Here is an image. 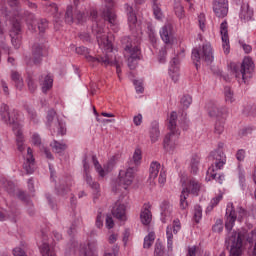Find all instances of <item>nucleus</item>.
<instances>
[{"label": "nucleus", "instance_id": "37", "mask_svg": "<svg viewBox=\"0 0 256 256\" xmlns=\"http://www.w3.org/2000/svg\"><path fill=\"white\" fill-rule=\"evenodd\" d=\"M56 191L58 195H61L62 197L64 195H67L69 193V186L65 183V180H60L59 185H56Z\"/></svg>", "mask_w": 256, "mask_h": 256}, {"label": "nucleus", "instance_id": "19", "mask_svg": "<svg viewBox=\"0 0 256 256\" xmlns=\"http://www.w3.org/2000/svg\"><path fill=\"white\" fill-rule=\"evenodd\" d=\"M179 229H181V225L177 220H174L173 226H168L166 228L168 251H173V233L174 235H177V233H179Z\"/></svg>", "mask_w": 256, "mask_h": 256}, {"label": "nucleus", "instance_id": "32", "mask_svg": "<svg viewBox=\"0 0 256 256\" xmlns=\"http://www.w3.org/2000/svg\"><path fill=\"white\" fill-rule=\"evenodd\" d=\"M199 163H200L199 156L197 154H194L190 160V169L193 175H197V171H199Z\"/></svg>", "mask_w": 256, "mask_h": 256}, {"label": "nucleus", "instance_id": "16", "mask_svg": "<svg viewBox=\"0 0 256 256\" xmlns=\"http://www.w3.org/2000/svg\"><path fill=\"white\" fill-rule=\"evenodd\" d=\"M213 11L216 17L223 19L227 17V13H229V4L227 0H213Z\"/></svg>", "mask_w": 256, "mask_h": 256}, {"label": "nucleus", "instance_id": "14", "mask_svg": "<svg viewBox=\"0 0 256 256\" xmlns=\"http://www.w3.org/2000/svg\"><path fill=\"white\" fill-rule=\"evenodd\" d=\"M11 43L15 49L21 47V23L17 20L12 22V28L10 30Z\"/></svg>", "mask_w": 256, "mask_h": 256}, {"label": "nucleus", "instance_id": "63", "mask_svg": "<svg viewBox=\"0 0 256 256\" xmlns=\"http://www.w3.org/2000/svg\"><path fill=\"white\" fill-rule=\"evenodd\" d=\"M236 159L237 161H245V150L240 149L236 153Z\"/></svg>", "mask_w": 256, "mask_h": 256}, {"label": "nucleus", "instance_id": "61", "mask_svg": "<svg viewBox=\"0 0 256 256\" xmlns=\"http://www.w3.org/2000/svg\"><path fill=\"white\" fill-rule=\"evenodd\" d=\"M106 227L107 229H113V227H115V222L113 221V217H111V215L106 216Z\"/></svg>", "mask_w": 256, "mask_h": 256}, {"label": "nucleus", "instance_id": "24", "mask_svg": "<svg viewBox=\"0 0 256 256\" xmlns=\"http://www.w3.org/2000/svg\"><path fill=\"white\" fill-rule=\"evenodd\" d=\"M149 209H151V206L149 204H144V208L140 213V221L142 225H149L153 219V215Z\"/></svg>", "mask_w": 256, "mask_h": 256}, {"label": "nucleus", "instance_id": "17", "mask_svg": "<svg viewBox=\"0 0 256 256\" xmlns=\"http://www.w3.org/2000/svg\"><path fill=\"white\" fill-rule=\"evenodd\" d=\"M206 107L210 117H221V119H225V115L229 112L227 107H219V105L214 102H209Z\"/></svg>", "mask_w": 256, "mask_h": 256}, {"label": "nucleus", "instance_id": "9", "mask_svg": "<svg viewBox=\"0 0 256 256\" xmlns=\"http://www.w3.org/2000/svg\"><path fill=\"white\" fill-rule=\"evenodd\" d=\"M209 157L214 163L208 168L207 175L215 179L217 171L223 169V165L226 163L225 153H223V150H214Z\"/></svg>", "mask_w": 256, "mask_h": 256}, {"label": "nucleus", "instance_id": "51", "mask_svg": "<svg viewBox=\"0 0 256 256\" xmlns=\"http://www.w3.org/2000/svg\"><path fill=\"white\" fill-rule=\"evenodd\" d=\"M141 159H143L141 149L136 148L135 151H134L132 160L135 163V165H139V162L141 161Z\"/></svg>", "mask_w": 256, "mask_h": 256}, {"label": "nucleus", "instance_id": "31", "mask_svg": "<svg viewBox=\"0 0 256 256\" xmlns=\"http://www.w3.org/2000/svg\"><path fill=\"white\" fill-rule=\"evenodd\" d=\"M124 7L128 15V22L130 23V25H135V23H137V15L133 10V6H130L129 4H125Z\"/></svg>", "mask_w": 256, "mask_h": 256}, {"label": "nucleus", "instance_id": "5", "mask_svg": "<svg viewBox=\"0 0 256 256\" xmlns=\"http://www.w3.org/2000/svg\"><path fill=\"white\" fill-rule=\"evenodd\" d=\"M231 71L236 75V78L242 77L244 83H247L248 79H251V72L253 71L255 65L250 57H245L241 66L231 63Z\"/></svg>", "mask_w": 256, "mask_h": 256}, {"label": "nucleus", "instance_id": "4", "mask_svg": "<svg viewBox=\"0 0 256 256\" xmlns=\"http://www.w3.org/2000/svg\"><path fill=\"white\" fill-rule=\"evenodd\" d=\"M169 133L165 136L163 147L166 151H173L179 145V132L177 131V112H172L168 123Z\"/></svg>", "mask_w": 256, "mask_h": 256}, {"label": "nucleus", "instance_id": "20", "mask_svg": "<svg viewBox=\"0 0 256 256\" xmlns=\"http://www.w3.org/2000/svg\"><path fill=\"white\" fill-rule=\"evenodd\" d=\"M23 168L27 175H31L35 172V158L33 157V149H31V147L27 148V156Z\"/></svg>", "mask_w": 256, "mask_h": 256}, {"label": "nucleus", "instance_id": "7", "mask_svg": "<svg viewBox=\"0 0 256 256\" xmlns=\"http://www.w3.org/2000/svg\"><path fill=\"white\" fill-rule=\"evenodd\" d=\"M122 44L124 45V50L129 53V69H137V65H139V61H141V49L137 46L133 47V45H131V38L127 36L122 38Z\"/></svg>", "mask_w": 256, "mask_h": 256}, {"label": "nucleus", "instance_id": "59", "mask_svg": "<svg viewBox=\"0 0 256 256\" xmlns=\"http://www.w3.org/2000/svg\"><path fill=\"white\" fill-rule=\"evenodd\" d=\"M237 213H238V221H241L243 217H247V210H245V208L243 207H238Z\"/></svg>", "mask_w": 256, "mask_h": 256}, {"label": "nucleus", "instance_id": "30", "mask_svg": "<svg viewBox=\"0 0 256 256\" xmlns=\"http://www.w3.org/2000/svg\"><path fill=\"white\" fill-rule=\"evenodd\" d=\"M161 170V164L159 162H152L150 165V175H149V179L151 180H155L157 179V176L159 175V171Z\"/></svg>", "mask_w": 256, "mask_h": 256}, {"label": "nucleus", "instance_id": "29", "mask_svg": "<svg viewBox=\"0 0 256 256\" xmlns=\"http://www.w3.org/2000/svg\"><path fill=\"white\" fill-rule=\"evenodd\" d=\"M11 79L14 82L16 89L21 91L24 87L23 77L21 76V74H19V72H17V71H12L11 72Z\"/></svg>", "mask_w": 256, "mask_h": 256}, {"label": "nucleus", "instance_id": "55", "mask_svg": "<svg viewBox=\"0 0 256 256\" xmlns=\"http://www.w3.org/2000/svg\"><path fill=\"white\" fill-rule=\"evenodd\" d=\"M154 253L156 256H163V244H161V242H159V240H157V242L155 244Z\"/></svg>", "mask_w": 256, "mask_h": 256}, {"label": "nucleus", "instance_id": "56", "mask_svg": "<svg viewBox=\"0 0 256 256\" xmlns=\"http://www.w3.org/2000/svg\"><path fill=\"white\" fill-rule=\"evenodd\" d=\"M17 198L20 199V201H23L24 203H29V196L24 191H18L17 192Z\"/></svg>", "mask_w": 256, "mask_h": 256}, {"label": "nucleus", "instance_id": "42", "mask_svg": "<svg viewBox=\"0 0 256 256\" xmlns=\"http://www.w3.org/2000/svg\"><path fill=\"white\" fill-rule=\"evenodd\" d=\"M155 242V232H150L145 238H144V249H149L153 243Z\"/></svg>", "mask_w": 256, "mask_h": 256}, {"label": "nucleus", "instance_id": "38", "mask_svg": "<svg viewBox=\"0 0 256 256\" xmlns=\"http://www.w3.org/2000/svg\"><path fill=\"white\" fill-rule=\"evenodd\" d=\"M51 147L55 153H63L67 149V144L54 140Z\"/></svg>", "mask_w": 256, "mask_h": 256}, {"label": "nucleus", "instance_id": "58", "mask_svg": "<svg viewBox=\"0 0 256 256\" xmlns=\"http://www.w3.org/2000/svg\"><path fill=\"white\" fill-rule=\"evenodd\" d=\"M165 57H167V49L162 48L158 55L159 63H165Z\"/></svg>", "mask_w": 256, "mask_h": 256}, {"label": "nucleus", "instance_id": "64", "mask_svg": "<svg viewBox=\"0 0 256 256\" xmlns=\"http://www.w3.org/2000/svg\"><path fill=\"white\" fill-rule=\"evenodd\" d=\"M13 255L14 256H27V254H25V251H23V249L21 247L14 248Z\"/></svg>", "mask_w": 256, "mask_h": 256}, {"label": "nucleus", "instance_id": "6", "mask_svg": "<svg viewBox=\"0 0 256 256\" xmlns=\"http://www.w3.org/2000/svg\"><path fill=\"white\" fill-rule=\"evenodd\" d=\"M213 59V48L209 43L203 44L200 50L197 48L192 50V60L195 63L196 69H199V61H205L207 65H211V63H213Z\"/></svg>", "mask_w": 256, "mask_h": 256}, {"label": "nucleus", "instance_id": "27", "mask_svg": "<svg viewBox=\"0 0 256 256\" xmlns=\"http://www.w3.org/2000/svg\"><path fill=\"white\" fill-rule=\"evenodd\" d=\"M39 83L42 87V92L47 93L53 87V78L49 75L40 76Z\"/></svg>", "mask_w": 256, "mask_h": 256}, {"label": "nucleus", "instance_id": "26", "mask_svg": "<svg viewBox=\"0 0 256 256\" xmlns=\"http://www.w3.org/2000/svg\"><path fill=\"white\" fill-rule=\"evenodd\" d=\"M161 137V131L159 130V122L153 121L150 127V139L151 143H157Z\"/></svg>", "mask_w": 256, "mask_h": 256}, {"label": "nucleus", "instance_id": "3", "mask_svg": "<svg viewBox=\"0 0 256 256\" xmlns=\"http://www.w3.org/2000/svg\"><path fill=\"white\" fill-rule=\"evenodd\" d=\"M102 43L104 45V54L98 56H88V61H91L94 65L99 63L103 67H116V73H121V67L117 61V56L113 52V44L109 41L107 36H103Z\"/></svg>", "mask_w": 256, "mask_h": 256}, {"label": "nucleus", "instance_id": "47", "mask_svg": "<svg viewBox=\"0 0 256 256\" xmlns=\"http://www.w3.org/2000/svg\"><path fill=\"white\" fill-rule=\"evenodd\" d=\"M221 199H223V195L220 194L216 197H214L211 202H210V205L207 207V212H210V211H213V208L214 207H217V205H219V202L221 201Z\"/></svg>", "mask_w": 256, "mask_h": 256}, {"label": "nucleus", "instance_id": "48", "mask_svg": "<svg viewBox=\"0 0 256 256\" xmlns=\"http://www.w3.org/2000/svg\"><path fill=\"white\" fill-rule=\"evenodd\" d=\"M203 217V208H201V206L196 205L194 207V221L196 223H199V221H201V218Z\"/></svg>", "mask_w": 256, "mask_h": 256}, {"label": "nucleus", "instance_id": "39", "mask_svg": "<svg viewBox=\"0 0 256 256\" xmlns=\"http://www.w3.org/2000/svg\"><path fill=\"white\" fill-rule=\"evenodd\" d=\"M74 17L78 23H85L89 17V13H85L79 9H76L74 12Z\"/></svg>", "mask_w": 256, "mask_h": 256}, {"label": "nucleus", "instance_id": "21", "mask_svg": "<svg viewBox=\"0 0 256 256\" xmlns=\"http://www.w3.org/2000/svg\"><path fill=\"white\" fill-rule=\"evenodd\" d=\"M160 37L166 45L173 42V26L171 24H166L162 27L160 31Z\"/></svg>", "mask_w": 256, "mask_h": 256}, {"label": "nucleus", "instance_id": "11", "mask_svg": "<svg viewBox=\"0 0 256 256\" xmlns=\"http://www.w3.org/2000/svg\"><path fill=\"white\" fill-rule=\"evenodd\" d=\"M46 119V125L51 131H57L58 135H65L67 133L65 124L59 120V118L57 117V112H55V110H49Z\"/></svg>", "mask_w": 256, "mask_h": 256}, {"label": "nucleus", "instance_id": "36", "mask_svg": "<svg viewBox=\"0 0 256 256\" xmlns=\"http://www.w3.org/2000/svg\"><path fill=\"white\" fill-rule=\"evenodd\" d=\"M26 83L30 93H35V91H37V82L35 81V77L33 75L28 74Z\"/></svg>", "mask_w": 256, "mask_h": 256}, {"label": "nucleus", "instance_id": "40", "mask_svg": "<svg viewBox=\"0 0 256 256\" xmlns=\"http://www.w3.org/2000/svg\"><path fill=\"white\" fill-rule=\"evenodd\" d=\"M64 19L68 25L75 21V14H73V6H68L65 12Z\"/></svg>", "mask_w": 256, "mask_h": 256}, {"label": "nucleus", "instance_id": "54", "mask_svg": "<svg viewBox=\"0 0 256 256\" xmlns=\"http://www.w3.org/2000/svg\"><path fill=\"white\" fill-rule=\"evenodd\" d=\"M27 113L30 117V120L33 123H39V119L37 118V112L33 108H27Z\"/></svg>", "mask_w": 256, "mask_h": 256}, {"label": "nucleus", "instance_id": "22", "mask_svg": "<svg viewBox=\"0 0 256 256\" xmlns=\"http://www.w3.org/2000/svg\"><path fill=\"white\" fill-rule=\"evenodd\" d=\"M125 211H126L125 204L116 202L112 209V215L116 219H119V221H127V216L125 215Z\"/></svg>", "mask_w": 256, "mask_h": 256}, {"label": "nucleus", "instance_id": "41", "mask_svg": "<svg viewBox=\"0 0 256 256\" xmlns=\"http://www.w3.org/2000/svg\"><path fill=\"white\" fill-rule=\"evenodd\" d=\"M40 253L42 256H57L55 255V252L51 250V247L47 244V242H44L40 247Z\"/></svg>", "mask_w": 256, "mask_h": 256}, {"label": "nucleus", "instance_id": "44", "mask_svg": "<svg viewBox=\"0 0 256 256\" xmlns=\"http://www.w3.org/2000/svg\"><path fill=\"white\" fill-rule=\"evenodd\" d=\"M174 11L179 19H183L185 17V10L181 3L176 2L174 6Z\"/></svg>", "mask_w": 256, "mask_h": 256}, {"label": "nucleus", "instance_id": "45", "mask_svg": "<svg viewBox=\"0 0 256 256\" xmlns=\"http://www.w3.org/2000/svg\"><path fill=\"white\" fill-rule=\"evenodd\" d=\"M223 131H225V120H223L222 118V121L221 120H218L215 124V129H214V133L216 135H221V133H223Z\"/></svg>", "mask_w": 256, "mask_h": 256}, {"label": "nucleus", "instance_id": "25", "mask_svg": "<svg viewBox=\"0 0 256 256\" xmlns=\"http://www.w3.org/2000/svg\"><path fill=\"white\" fill-rule=\"evenodd\" d=\"M239 17L242 21H251L253 19V10L247 3L242 4Z\"/></svg>", "mask_w": 256, "mask_h": 256}, {"label": "nucleus", "instance_id": "50", "mask_svg": "<svg viewBox=\"0 0 256 256\" xmlns=\"http://www.w3.org/2000/svg\"><path fill=\"white\" fill-rule=\"evenodd\" d=\"M213 233H223V220L217 219L215 224L212 226Z\"/></svg>", "mask_w": 256, "mask_h": 256}, {"label": "nucleus", "instance_id": "35", "mask_svg": "<svg viewBox=\"0 0 256 256\" xmlns=\"http://www.w3.org/2000/svg\"><path fill=\"white\" fill-rule=\"evenodd\" d=\"M90 17L92 18V21H95V23H96V26L92 27L93 32L97 33V35H101V33H103V28H97V27H99V23L97 22V17H98L97 11L91 10Z\"/></svg>", "mask_w": 256, "mask_h": 256}, {"label": "nucleus", "instance_id": "18", "mask_svg": "<svg viewBox=\"0 0 256 256\" xmlns=\"http://www.w3.org/2000/svg\"><path fill=\"white\" fill-rule=\"evenodd\" d=\"M229 25L227 24V20H224L220 24V34L222 37V47L224 49V53L228 55L231 47L229 46Z\"/></svg>", "mask_w": 256, "mask_h": 256}, {"label": "nucleus", "instance_id": "60", "mask_svg": "<svg viewBox=\"0 0 256 256\" xmlns=\"http://www.w3.org/2000/svg\"><path fill=\"white\" fill-rule=\"evenodd\" d=\"M198 23L201 31H205V14H200L198 16Z\"/></svg>", "mask_w": 256, "mask_h": 256}, {"label": "nucleus", "instance_id": "33", "mask_svg": "<svg viewBox=\"0 0 256 256\" xmlns=\"http://www.w3.org/2000/svg\"><path fill=\"white\" fill-rule=\"evenodd\" d=\"M161 215L164 217V219H167V217H171V211H173V208L171 207V204L167 201L162 202L161 204Z\"/></svg>", "mask_w": 256, "mask_h": 256}, {"label": "nucleus", "instance_id": "15", "mask_svg": "<svg viewBox=\"0 0 256 256\" xmlns=\"http://www.w3.org/2000/svg\"><path fill=\"white\" fill-rule=\"evenodd\" d=\"M133 179H135V168L129 167L126 171H120L118 183L123 185L124 189H127L133 183Z\"/></svg>", "mask_w": 256, "mask_h": 256}, {"label": "nucleus", "instance_id": "1", "mask_svg": "<svg viewBox=\"0 0 256 256\" xmlns=\"http://www.w3.org/2000/svg\"><path fill=\"white\" fill-rule=\"evenodd\" d=\"M226 215L225 228L229 232L225 238V247L229 251V256H243L247 243L253 247L252 256H256V230H252L250 233L247 230H231L237 221V212H235L233 203L228 204Z\"/></svg>", "mask_w": 256, "mask_h": 256}, {"label": "nucleus", "instance_id": "62", "mask_svg": "<svg viewBox=\"0 0 256 256\" xmlns=\"http://www.w3.org/2000/svg\"><path fill=\"white\" fill-rule=\"evenodd\" d=\"M32 143L36 147H41V137L38 134H33Z\"/></svg>", "mask_w": 256, "mask_h": 256}, {"label": "nucleus", "instance_id": "8", "mask_svg": "<svg viewBox=\"0 0 256 256\" xmlns=\"http://www.w3.org/2000/svg\"><path fill=\"white\" fill-rule=\"evenodd\" d=\"M199 191H201V184L199 183V181L195 179H190L181 192L180 208L184 210L189 207V202H187L189 194L191 193L192 195L197 196L199 195Z\"/></svg>", "mask_w": 256, "mask_h": 256}, {"label": "nucleus", "instance_id": "2", "mask_svg": "<svg viewBox=\"0 0 256 256\" xmlns=\"http://www.w3.org/2000/svg\"><path fill=\"white\" fill-rule=\"evenodd\" d=\"M0 116L1 120L6 125H13L12 131L14 135H16L18 151H20V153H23V151H25V146H23L25 138L23 137V126L17 123V113L10 112L9 106L7 104H2L0 107Z\"/></svg>", "mask_w": 256, "mask_h": 256}, {"label": "nucleus", "instance_id": "53", "mask_svg": "<svg viewBox=\"0 0 256 256\" xmlns=\"http://www.w3.org/2000/svg\"><path fill=\"white\" fill-rule=\"evenodd\" d=\"M86 183L91 187L93 190L99 189V183L93 181V177L91 175L86 174Z\"/></svg>", "mask_w": 256, "mask_h": 256}, {"label": "nucleus", "instance_id": "49", "mask_svg": "<svg viewBox=\"0 0 256 256\" xmlns=\"http://www.w3.org/2000/svg\"><path fill=\"white\" fill-rule=\"evenodd\" d=\"M180 103H181L183 109H189V105H191V103H193V99L189 95H184L181 98Z\"/></svg>", "mask_w": 256, "mask_h": 256}, {"label": "nucleus", "instance_id": "34", "mask_svg": "<svg viewBox=\"0 0 256 256\" xmlns=\"http://www.w3.org/2000/svg\"><path fill=\"white\" fill-rule=\"evenodd\" d=\"M75 51H76V53H77L78 55H84V56L86 57L87 61H89V63H91L92 67H97V65H99V63L94 64L93 62H91V61L89 60L88 57H91V55H89V49H88L87 47H85V46H80V47H77V48L75 49Z\"/></svg>", "mask_w": 256, "mask_h": 256}, {"label": "nucleus", "instance_id": "46", "mask_svg": "<svg viewBox=\"0 0 256 256\" xmlns=\"http://www.w3.org/2000/svg\"><path fill=\"white\" fill-rule=\"evenodd\" d=\"M224 95L226 103H233V101H235V98L233 97V91H231L229 86L224 88Z\"/></svg>", "mask_w": 256, "mask_h": 256}, {"label": "nucleus", "instance_id": "43", "mask_svg": "<svg viewBox=\"0 0 256 256\" xmlns=\"http://www.w3.org/2000/svg\"><path fill=\"white\" fill-rule=\"evenodd\" d=\"M2 185L4 190L7 191L9 195H13L15 193V184H13V182L3 180Z\"/></svg>", "mask_w": 256, "mask_h": 256}, {"label": "nucleus", "instance_id": "28", "mask_svg": "<svg viewBox=\"0 0 256 256\" xmlns=\"http://www.w3.org/2000/svg\"><path fill=\"white\" fill-rule=\"evenodd\" d=\"M80 256H97V241L89 242Z\"/></svg>", "mask_w": 256, "mask_h": 256}, {"label": "nucleus", "instance_id": "10", "mask_svg": "<svg viewBox=\"0 0 256 256\" xmlns=\"http://www.w3.org/2000/svg\"><path fill=\"white\" fill-rule=\"evenodd\" d=\"M26 23L30 31L39 33H44L49 28V22L45 18L35 19V14L30 12H25Z\"/></svg>", "mask_w": 256, "mask_h": 256}, {"label": "nucleus", "instance_id": "57", "mask_svg": "<svg viewBox=\"0 0 256 256\" xmlns=\"http://www.w3.org/2000/svg\"><path fill=\"white\" fill-rule=\"evenodd\" d=\"M153 11L156 19H161V17H163V14L161 13V8L157 6V2L153 3Z\"/></svg>", "mask_w": 256, "mask_h": 256}, {"label": "nucleus", "instance_id": "52", "mask_svg": "<svg viewBox=\"0 0 256 256\" xmlns=\"http://www.w3.org/2000/svg\"><path fill=\"white\" fill-rule=\"evenodd\" d=\"M95 225L98 229H101V227H103V209L101 208L98 209Z\"/></svg>", "mask_w": 256, "mask_h": 256}, {"label": "nucleus", "instance_id": "13", "mask_svg": "<svg viewBox=\"0 0 256 256\" xmlns=\"http://www.w3.org/2000/svg\"><path fill=\"white\" fill-rule=\"evenodd\" d=\"M47 51V46L43 42H35L32 46V57L34 65H41L43 55Z\"/></svg>", "mask_w": 256, "mask_h": 256}, {"label": "nucleus", "instance_id": "12", "mask_svg": "<svg viewBox=\"0 0 256 256\" xmlns=\"http://www.w3.org/2000/svg\"><path fill=\"white\" fill-rule=\"evenodd\" d=\"M105 9L102 11V18L108 21L110 25H117V14L113 11V0H104Z\"/></svg>", "mask_w": 256, "mask_h": 256}, {"label": "nucleus", "instance_id": "23", "mask_svg": "<svg viewBox=\"0 0 256 256\" xmlns=\"http://www.w3.org/2000/svg\"><path fill=\"white\" fill-rule=\"evenodd\" d=\"M170 63L169 75L172 81L177 83V81H179V58L174 57Z\"/></svg>", "mask_w": 256, "mask_h": 256}]
</instances>
